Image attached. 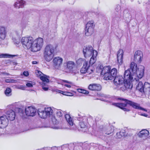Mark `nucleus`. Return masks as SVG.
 <instances>
[{"mask_svg":"<svg viewBox=\"0 0 150 150\" xmlns=\"http://www.w3.org/2000/svg\"><path fill=\"white\" fill-rule=\"evenodd\" d=\"M96 70L98 72H100L104 76V79L106 80H113L114 83L115 85L122 84L125 81L122 76H117V69L114 68L111 69L110 66L103 67L101 65L97 67Z\"/></svg>","mask_w":150,"mask_h":150,"instance_id":"f257e3e1","label":"nucleus"},{"mask_svg":"<svg viewBox=\"0 0 150 150\" xmlns=\"http://www.w3.org/2000/svg\"><path fill=\"white\" fill-rule=\"evenodd\" d=\"M15 117V112L12 110L7 111L6 115H3L0 117V128L5 127L8 123V120L12 121Z\"/></svg>","mask_w":150,"mask_h":150,"instance_id":"f03ea898","label":"nucleus"},{"mask_svg":"<svg viewBox=\"0 0 150 150\" xmlns=\"http://www.w3.org/2000/svg\"><path fill=\"white\" fill-rule=\"evenodd\" d=\"M55 48L52 45H47L44 50V56L45 59L47 62L50 61L54 56Z\"/></svg>","mask_w":150,"mask_h":150,"instance_id":"7ed1b4c3","label":"nucleus"},{"mask_svg":"<svg viewBox=\"0 0 150 150\" xmlns=\"http://www.w3.org/2000/svg\"><path fill=\"white\" fill-rule=\"evenodd\" d=\"M136 66H134V63L132 62L131 63L130 69L125 71L124 74V78L125 81H133L134 78V74L136 72Z\"/></svg>","mask_w":150,"mask_h":150,"instance_id":"20e7f679","label":"nucleus"},{"mask_svg":"<svg viewBox=\"0 0 150 150\" xmlns=\"http://www.w3.org/2000/svg\"><path fill=\"white\" fill-rule=\"evenodd\" d=\"M63 71L67 73L76 74L77 73V68L75 63L73 61H68L64 64Z\"/></svg>","mask_w":150,"mask_h":150,"instance_id":"39448f33","label":"nucleus"},{"mask_svg":"<svg viewBox=\"0 0 150 150\" xmlns=\"http://www.w3.org/2000/svg\"><path fill=\"white\" fill-rule=\"evenodd\" d=\"M121 9V7L119 5H117L116 6L115 8V11L112 16L113 18H115L117 20L119 19L122 16L126 17H127L128 18H131V16L129 13L128 10H125L123 11V14H122Z\"/></svg>","mask_w":150,"mask_h":150,"instance_id":"423d86ee","label":"nucleus"},{"mask_svg":"<svg viewBox=\"0 0 150 150\" xmlns=\"http://www.w3.org/2000/svg\"><path fill=\"white\" fill-rule=\"evenodd\" d=\"M33 41L34 38L32 37H24L22 38L21 43L25 48L28 49L31 48L32 51Z\"/></svg>","mask_w":150,"mask_h":150,"instance_id":"0eeeda50","label":"nucleus"},{"mask_svg":"<svg viewBox=\"0 0 150 150\" xmlns=\"http://www.w3.org/2000/svg\"><path fill=\"white\" fill-rule=\"evenodd\" d=\"M134 66H136V72L134 74V79L133 81L137 82L139 81V79H141L143 77L144 74V67L143 66L140 65L139 66L137 69V64L134 63Z\"/></svg>","mask_w":150,"mask_h":150,"instance_id":"6e6552de","label":"nucleus"},{"mask_svg":"<svg viewBox=\"0 0 150 150\" xmlns=\"http://www.w3.org/2000/svg\"><path fill=\"white\" fill-rule=\"evenodd\" d=\"M43 44V40L42 38H39L34 40L32 51L36 52L40 50L42 47Z\"/></svg>","mask_w":150,"mask_h":150,"instance_id":"1a4fd4ad","label":"nucleus"},{"mask_svg":"<svg viewBox=\"0 0 150 150\" xmlns=\"http://www.w3.org/2000/svg\"><path fill=\"white\" fill-rule=\"evenodd\" d=\"M38 112L40 117L45 119L47 116H50L52 114L53 110L50 107H48L45 108L44 110L39 109L38 110Z\"/></svg>","mask_w":150,"mask_h":150,"instance_id":"9d476101","label":"nucleus"},{"mask_svg":"<svg viewBox=\"0 0 150 150\" xmlns=\"http://www.w3.org/2000/svg\"><path fill=\"white\" fill-rule=\"evenodd\" d=\"M95 25L93 21H91L88 22L86 25L85 34L87 36L91 35L93 33Z\"/></svg>","mask_w":150,"mask_h":150,"instance_id":"9b49d317","label":"nucleus"},{"mask_svg":"<svg viewBox=\"0 0 150 150\" xmlns=\"http://www.w3.org/2000/svg\"><path fill=\"white\" fill-rule=\"evenodd\" d=\"M95 51H96L93 50L91 46L88 45L84 47L83 52L84 57L87 58L91 56Z\"/></svg>","mask_w":150,"mask_h":150,"instance_id":"f8f14e48","label":"nucleus"},{"mask_svg":"<svg viewBox=\"0 0 150 150\" xmlns=\"http://www.w3.org/2000/svg\"><path fill=\"white\" fill-rule=\"evenodd\" d=\"M99 129L103 133L107 134H110L113 131V127L108 125H101Z\"/></svg>","mask_w":150,"mask_h":150,"instance_id":"ddd939ff","label":"nucleus"},{"mask_svg":"<svg viewBox=\"0 0 150 150\" xmlns=\"http://www.w3.org/2000/svg\"><path fill=\"white\" fill-rule=\"evenodd\" d=\"M37 112V109L32 106L28 107L25 108V113L27 116H33Z\"/></svg>","mask_w":150,"mask_h":150,"instance_id":"4468645a","label":"nucleus"},{"mask_svg":"<svg viewBox=\"0 0 150 150\" xmlns=\"http://www.w3.org/2000/svg\"><path fill=\"white\" fill-rule=\"evenodd\" d=\"M143 54L142 52L139 50L136 51L134 56V61L138 63H140L142 61Z\"/></svg>","mask_w":150,"mask_h":150,"instance_id":"2eb2a0df","label":"nucleus"},{"mask_svg":"<svg viewBox=\"0 0 150 150\" xmlns=\"http://www.w3.org/2000/svg\"><path fill=\"white\" fill-rule=\"evenodd\" d=\"M79 117H77V120L80 121L79 125L81 128H84L86 127V122L88 120L86 117H80L79 115H78Z\"/></svg>","mask_w":150,"mask_h":150,"instance_id":"dca6fc26","label":"nucleus"},{"mask_svg":"<svg viewBox=\"0 0 150 150\" xmlns=\"http://www.w3.org/2000/svg\"><path fill=\"white\" fill-rule=\"evenodd\" d=\"M127 103L128 104V105L134 109L146 111V109L140 107L139 104L134 102L132 101L129 100L127 102Z\"/></svg>","mask_w":150,"mask_h":150,"instance_id":"f3484780","label":"nucleus"},{"mask_svg":"<svg viewBox=\"0 0 150 150\" xmlns=\"http://www.w3.org/2000/svg\"><path fill=\"white\" fill-rule=\"evenodd\" d=\"M112 105L120 108L125 111L129 112L130 111L129 109L125 108L128 105L127 103H113Z\"/></svg>","mask_w":150,"mask_h":150,"instance_id":"a211bd4d","label":"nucleus"},{"mask_svg":"<svg viewBox=\"0 0 150 150\" xmlns=\"http://www.w3.org/2000/svg\"><path fill=\"white\" fill-rule=\"evenodd\" d=\"M88 88L91 91H99L101 89V86L99 84L93 83L88 86Z\"/></svg>","mask_w":150,"mask_h":150,"instance_id":"6ab92c4d","label":"nucleus"},{"mask_svg":"<svg viewBox=\"0 0 150 150\" xmlns=\"http://www.w3.org/2000/svg\"><path fill=\"white\" fill-rule=\"evenodd\" d=\"M124 85L122 86L121 87L120 90L122 91H125L127 89L132 88V85L131 84L129 81H125L123 83Z\"/></svg>","mask_w":150,"mask_h":150,"instance_id":"aec40b11","label":"nucleus"},{"mask_svg":"<svg viewBox=\"0 0 150 150\" xmlns=\"http://www.w3.org/2000/svg\"><path fill=\"white\" fill-rule=\"evenodd\" d=\"M123 55V50L122 49H120L117 52V58L118 62L120 64H121L122 63V58Z\"/></svg>","mask_w":150,"mask_h":150,"instance_id":"412c9836","label":"nucleus"},{"mask_svg":"<svg viewBox=\"0 0 150 150\" xmlns=\"http://www.w3.org/2000/svg\"><path fill=\"white\" fill-rule=\"evenodd\" d=\"M63 59L59 57H55L53 60L54 64L56 67L59 66L62 64Z\"/></svg>","mask_w":150,"mask_h":150,"instance_id":"4be33fe9","label":"nucleus"},{"mask_svg":"<svg viewBox=\"0 0 150 150\" xmlns=\"http://www.w3.org/2000/svg\"><path fill=\"white\" fill-rule=\"evenodd\" d=\"M89 67V65L88 67L87 63H85V64H83L82 67L81 69V73L82 74H84L87 72L89 74H91V72H89V70H90Z\"/></svg>","mask_w":150,"mask_h":150,"instance_id":"5701e85b","label":"nucleus"},{"mask_svg":"<svg viewBox=\"0 0 150 150\" xmlns=\"http://www.w3.org/2000/svg\"><path fill=\"white\" fill-rule=\"evenodd\" d=\"M6 35V29L4 27L0 26V39L3 40L5 38Z\"/></svg>","mask_w":150,"mask_h":150,"instance_id":"b1692460","label":"nucleus"},{"mask_svg":"<svg viewBox=\"0 0 150 150\" xmlns=\"http://www.w3.org/2000/svg\"><path fill=\"white\" fill-rule=\"evenodd\" d=\"M149 135V132L146 129L142 130L138 134V136L140 138L144 137H147Z\"/></svg>","mask_w":150,"mask_h":150,"instance_id":"393cba45","label":"nucleus"},{"mask_svg":"<svg viewBox=\"0 0 150 150\" xmlns=\"http://www.w3.org/2000/svg\"><path fill=\"white\" fill-rule=\"evenodd\" d=\"M97 55V51H95L93 52V54L92 55V57H91L90 61V64L93 65L96 62V56Z\"/></svg>","mask_w":150,"mask_h":150,"instance_id":"a878e982","label":"nucleus"},{"mask_svg":"<svg viewBox=\"0 0 150 150\" xmlns=\"http://www.w3.org/2000/svg\"><path fill=\"white\" fill-rule=\"evenodd\" d=\"M25 3V1L23 0L17 1L15 3L14 6L15 7L18 8H23L24 6Z\"/></svg>","mask_w":150,"mask_h":150,"instance_id":"bb28decb","label":"nucleus"},{"mask_svg":"<svg viewBox=\"0 0 150 150\" xmlns=\"http://www.w3.org/2000/svg\"><path fill=\"white\" fill-rule=\"evenodd\" d=\"M21 32H20L19 31H16L15 33L17 35V37H13L12 39L13 42L16 44H18L20 42V40L19 39V36Z\"/></svg>","mask_w":150,"mask_h":150,"instance_id":"cd10ccee","label":"nucleus"},{"mask_svg":"<svg viewBox=\"0 0 150 150\" xmlns=\"http://www.w3.org/2000/svg\"><path fill=\"white\" fill-rule=\"evenodd\" d=\"M144 91L142 92L144 93H150V84L147 82H145L144 84Z\"/></svg>","mask_w":150,"mask_h":150,"instance_id":"c85d7f7f","label":"nucleus"},{"mask_svg":"<svg viewBox=\"0 0 150 150\" xmlns=\"http://www.w3.org/2000/svg\"><path fill=\"white\" fill-rule=\"evenodd\" d=\"M126 135L125 131L124 129H121L120 132H117L116 133L117 137L118 138H120L122 137H125Z\"/></svg>","mask_w":150,"mask_h":150,"instance_id":"c756f323","label":"nucleus"},{"mask_svg":"<svg viewBox=\"0 0 150 150\" xmlns=\"http://www.w3.org/2000/svg\"><path fill=\"white\" fill-rule=\"evenodd\" d=\"M65 119L68 124L70 126L73 125V123L72 121V119L70 117V115L68 114H66L65 115Z\"/></svg>","mask_w":150,"mask_h":150,"instance_id":"7c9ffc66","label":"nucleus"},{"mask_svg":"<svg viewBox=\"0 0 150 150\" xmlns=\"http://www.w3.org/2000/svg\"><path fill=\"white\" fill-rule=\"evenodd\" d=\"M144 85H143L142 82L141 81L139 82L137 86L136 87L137 89L142 93L143 91H144Z\"/></svg>","mask_w":150,"mask_h":150,"instance_id":"2f4dec72","label":"nucleus"},{"mask_svg":"<svg viewBox=\"0 0 150 150\" xmlns=\"http://www.w3.org/2000/svg\"><path fill=\"white\" fill-rule=\"evenodd\" d=\"M18 55H11L6 54H0V58H11L13 57L16 56H18Z\"/></svg>","mask_w":150,"mask_h":150,"instance_id":"473e14b6","label":"nucleus"},{"mask_svg":"<svg viewBox=\"0 0 150 150\" xmlns=\"http://www.w3.org/2000/svg\"><path fill=\"white\" fill-rule=\"evenodd\" d=\"M57 92L59 93H62L64 95L68 96H73V94L70 93L69 92H67V91H62L60 90H57L56 91Z\"/></svg>","mask_w":150,"mask_h":150,"instance_id":"72a5a7b5","label":"nucleus"},{"mask_svg":"<svg viewBox=\"0 0 150 150\" xmlns=\"http://www.w3.org/2000/svg\"><path fill=\"white\" fill-rule=\"evenodd\" d=\"M49 77V76H47L46 75H44L43 76H41L40 79L42 81V83H44L45 82H49V80L48 79Z\"/></svg>","mask_w":150,"mask_h":150,"instance_id":"f704fd0d","label":"nucleus"},{"mask_svg":"<svg viewBox=\"0 0 150 150\" xmlns=\"http://www.w3.org/2000/svg\"><path fill=\"white\" fill-rule=\"evenodd\" d=\"M5 95L7 96H10L12 95L11 89L9 87H7L4 91Z\"/></svg>","mask_w":150,"mask_h":150,"instance_id":"c9c22d12","label":"nucleus"},{"mask_svg":"<svg viewBox=\"0 0 150 150\" xmlns=\"http://www.w3.org/2000/svg\"><path fill=\"white\" fill-rule=\"evenodd\" d=\"M77 91L78 92L84 94H88L89 93V91H87L84 89H81V88H78L77 89Z\"/></svg>","mask_w":150,"mask_h":150,"instance_id":"e433bc0d","label":"nucleus"},{"mask_svg":"<svg viewBox=\"0 0 150 150\" xmlns=\"http://www.w3.org/2000/svg\"><path fill=\"white\" fill-rule=\"evenodd\" d=\"M52 120L54 125H57L58 124L59 121L56 119L54 116L52 117Z\"/></svg>","mask_w":150,"mask_h":150,"instance_id":"4c0bfd02","label":"nucleus"},{"mask_svg":"<svg viewBox=\"0 0 150 150\" xmlns=\"http://www.w3.org/2000/svg\"><path fill=\"white\" fill-rule=\"evenodd\" d=\"M42 88L44 91H47L48 89V87L47 86L45 85V83H42Z\"/></svg>","mask_w":150,"mask_h":150,"instance_id":"58836bf2","label":"nucleus"},{"mask_svg":"<svg viewBox=\"0 0 150 150\" xmlns=\"http://www.w3.org/2000/svg\"><path fill=\"white\" fill-rule=\"evenodd\" d=\"M57 115L59 117H60L62 116L63 113L61 112L60 110H58V111L57 112Z\"/></svg>","mask_w":150,"mask_h":150,"instance_id":"ea45409f","label":"nucleus"},{"mask_svg":"<svg viewBox=\"0 0 150 150\" xmlns=\"http://www.w3.org/2000/svg\"><path fill=\"white\" fill-rule=\"evenodd\" d=\"M118 99L120 100L125 101V103H127V102L129 100L127 99L123 98H118Z\"/></svg>","mask_w":150,"mask_h":150,"instance_id":"a19ab883","label":"nucleus"},{"mask_svg":"<svg viewBox=\"0 0 150 150\" xmlns=\"http://www.w3.org/2000/svg\"><path fill=\"white\" fill-rule=\"evenodd\" d=\"M62 81L64 83H67L69 84H73V83L71 81H70L65 80H62Z\"/></svg>","mask_w":150,"mask_h":150,"instance_id":"79ce46f5","label":"nucleus"},{"mask_svg":"<svg viewBox=\"0 0 150 150\" xmlns=\"http://www.w3.org/2000/svg\"><path fill=\"white\" fill-rule=\"evenodd\" d=\"M23 75L25 76H27L29 75V73L27 71H25L23 72Z\"/></svg>","mask_w":150,"mask_h":150,"instance_id":"37998d69","label":"nucleus"},{"mask_svg":"<svg viewBox=\"0 0 150 150\" xmlns=\"http://www.w3.org/2000/svg\"><path fill=\"white\" fill-rule=\"evenodd\" d=\"M26 86L28 87H32L33 86V84L30 82H28L26 84Z\"/></svg>","mask_w":150,"mask_h":150,"instance_id":"c03bdc74","label":"nucleus"},{"mask_svg":"<svg viewBox=\"0 0 150 150\" xmlns=\"http://www.w3.org/2000/svg\"><path fill=\"white\" fill-rule=\"evenodd\" d=\"M73 85V84H64V86L68 87V88H70L71 87V85Z\"/></svg>","mask_w":150,"mask_h":150,"instance_id":"a18cd8bd","label":"nucleus"},{"mask_svg":"<svg viewBox=\"0 0 150 150\" xmlns=\"http://www.w3.org/2000/svg\"><path fill=\"white\" fill-rule=\"evenodd\" d=\"M10 83H15L17 82V81L13 79H11Z\"/></svg>","mask_w":150,"mask_h":150,"instance_id":"49530a36","label":"nucleus"},{"mask_svg":"<svg viewBox=\"0 0 150 150\" xmlns=\"http://www.w3.org/2000/svg\"><path fill=\"white\" fill-rule=\"evenodd\" d=\"M11 63L13 65H16L17 64V63L16 62L13 61L11 62Z\"/></svg>","mask_w":150,"mask_h":150,"instance_id":"de8ad7c7","label":"nucleus"},{"mask_svg":"<svg viewBox=\"0 0 150 150\" xmlns=\"http://www.w3.org/2000/svg\"><path fill=\"white\" fill-rule=\"evenodd\" d=\"M11 81V79H6L5 80V82H6V83H10V81Z\"/></svg>","mask_w":150,"mask_h":150,"instance_id":"09e8293b","label":"nucleus"},{"mask_svg":"<svg viewBox=\"0 0 150 150\" xmlns=\"http://www.w3.org/2000/svg\"><path fill=\"white\" fill-rule=\"evenodd\" d=\"M17 110H18L19 112H22V109L21 108H17Z\"/></svg>","mask_w":150,"mask_h":150,"instance_id":"8fccbe9b","label":"nucleus"},{"mask_svg":"<svg viewBox=\"0 0 150 150\" xmlns=\"http://www.w3.org/2000/svg\"><path fill=\"white\" fill-rule=\"evenodd\" d=\"M32 63L33 64H38V62L36 61H33L32 62Z\"/></svg>","mask_w":150,"mask_h":150,"instance_id":"3c124183","label":"nucleus"},{"mask_svg":"<svg viewBox=\"0 0 150 150\" xmlns=\"http://www.w3.org/2000/svg\"><path fill=\"white\" fill-rule=\"evenodd\" d=\"M141 115L142 116H144L145 117H147V115H146V114H142Z\"/></svg>","mask_w":150,"mask_h":150,"instance_id":"603ef678","label":"nucleus"},{"mask_svg":"<svg viewBox=\"0 0 150 150\" xmlns=\"http://www.w3.org/2000/svg\"><path fill=\"white\" fill-rule=\"evenodd\" d=\"M90 71H91V73L93 71V69H90ZM89 71H90L89 70Z\"/></svg>","mask_w":150,"mask_h":150,"instance_id":"864d4df0","label":"nucleus"},{"mask_svg":"<svg viewBox=\"0 0 150 150\" xmlns=\"http://www.w3.org/2000/svg\"><path fill=\"white\" fill-rule=\"evenodd\" d=\"M134 0H131V1H133Z\"/></svg>","mask_w":150,"mask_h":150,"instance_id":"5fc2aeb1","label":"nucleus"},{"mask_svg":"<svg viewBox=\"0 0 150 150\" xmlns=\"http://www.w3.org/2000/svg\"><path fill=\"white\" fill-rule=\"evenodd\" d=\"M56 128V129H58V128Z\"/></svg>","mask_w":150,"mask_h":150,"instance_id":"6e6d98bb","label":"nucleus"},{"mask_svg":"<svg viewBox=\"0 0 150 150\" xmlns=\"http://www.w3.org/2000/svg\"><path fill=\"white\" fill-rule=\"evenodd\" d=\"M103 101H105V100H103Z\"/></svg>","mask_w":150,"mask_h":150,"instance_id":"4d7b16f0","label":"nucleus"},{"mask_svg":"<svg viewBox=\"0 0 150 150\" xmlns=\"http://www.w3.org/2000/svg\"><path fill=\"white\" fill-rule=\"evenodd\" d=\"M103 101H105V100H103Z\"/></svg>","mask_w":150,"mask_h":150,"instance_id":"13d9d810","label":"nucleus"},{"mask_svg":"<svg viewBox=\"0 0 150 150\" xmlns=\"http://www.w3.org/2000/svg\"><path fill=\"white\" fill-rule=\"evenodd\" d=\"M103 101H105V100H103Z\"/></svg>","mask_w":150,"mask_h":150,"instance_id":"bf43d9fd","label":"nucleus"}]
</instances>
